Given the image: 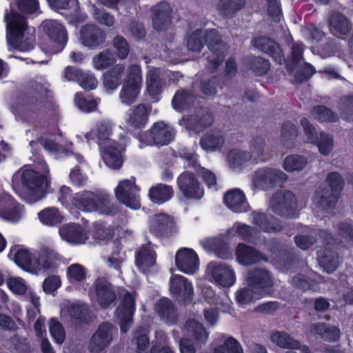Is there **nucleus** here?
<instances>
[{
    "mask_svg": "<svg viewBox=\"0 0 353 353\" xmlns=\"http://www.w3.org/2000/svg\"><path fill=\"white\" fill-rule=\"evenodd\" d=\"M244 5V0H220L218 7L223 14L232 16L243 8Z\"/></svg>",
    "mask_w": 353,
    "mask_h": 353,
    "instance_id": "obj_56",
    "label": "nucleus"
},
{
    "mask_svg": "<svg viewBox=\"0 0 353 353\" xmlns=\"http://www.w3.org/2000/svg\"><path fill=\"white\" fill-rule=\"evenodd\" d=\"M170 72L161 68L151 67L146 74V88L150 95L161 93L165 86V79Z\"/></svg>",
    "mask_w": 353,
    "mask_h": 353,
    "instance_id": "obj_14",
    "label": "nucleus"
},
{
    "mask_svg": "<svg viewBox=\"0 0 353 353\" xmlns=\"http://www.w3.org/2000/svg\"><path fill=\"white\" fill-rule=\"evenodd\" d=\"M5 20L10 30L8 42L10 48L26 52L32 50L34 44V30L30 28L24 17L12 12L5 14Z\"/></svg>",
    "mask_w": 353,
    "mask_h": 353,
    "instance_id": "obj_2",
    "label": "nucleus"
},
{
    "mask_svg": "<svg viewBox=\"0 0 353 353\" xmlns=\"http://www.w3.org/2000/svg\"><path fill=\"white\" fill-rule=\"evenodd\" d=\"M250 161H252V156L247 151L233 150L228 154V163L232 168H239Z\"/></svg>",
    "mask_w": 353,
    "mask_h": 353,
    "instance_id": "obj_50",
    "label": "nucleus"
},
{
    "mask_svg": "<svg viewBox=\"0 0 353 353\" xmlns=\"http://www.w3.org/2000/svg\"><path fill=\"white\" fill-rule=\"evenodd\" d=\"M125 71L123 64L118 63L103 74V85L109 90H115L120 83Z\"/></svg>",
    "mask_w": 353,
    "mask_h": 353,
    "instance_id": "obj_41",
    "label": "nucleus"
},
{
    "mask_svg": "<svg viewBox=\"0 0 353 353\" xmlns=\"http://www.w3.org/2000/svg\"><path fill=\"white\" fill-rule=\"evenodd\" d=\"M156 263V254L149 243L140 248L136 255V264L143 273L151 271Z\"/></svg>",
    "mask_w": 353,
    "mask_h": 353,
    "instance_id": "obj_30",
    "label": "nucleus"
},
{
    "mask_svg": "<svg viewBox=\"0 0 353 353\" xmlns=\"http://www.w3.org/2000/svg\"><path fill=\"white\" fill-rule=\"evenodd\" d=\"M311 114L320 122H335L338 119L337 114L324 105L314 107L311 110Z\"/></svg>",
    "mask_w": 353,
    "mask_h": 353,
    "instance_id": "obj_54",
    "label": "nucleus"
},
{
    "mask_svg": "<svg viewBox=\"0 0 353 353\" xmlns=\"http://www.w3.org/2000/svg\"><path fill=\"white\" fill-rule=\"evenodd\" d=\"M214 121L212 113L206 109L200 108L196 113L190 115L187 120L188 125L195 130H201L210 127Z\"/></svg>",
    "mask_w": 353,
    "mask_h": 353,
    "instance_id": "obj_35",
    "label": "nucleus"
},
{
    "mask_svg": "<svg viewBox=\"0 0 353 353\" xmlns=\"http://www.w3.org/2000/svg\"><path fill=\"white\" fill-rule=\"evenodd\" d=\"M140 188L136 185V178L120 181L114 189L117 199L122 204L134 210L141 207Z\"/></svg>",
    "mask_w": 353,
    "mask_h": 353,
    "instance_id": "obj_5",
    "label": "nucleus"
},
{
    "mask_svg": "<svg viewBox=\"0 0 353 353\" xmlns=\"http://www.w3.org/2000/svg\"><path fill=\"white\" fill-rule=\"evenodd\" d=\"M150 109L145 104H139L130 109L126 116L125 123L130 130L140 129L146 125Z\"/></svg>",
    "mask_w": 353,
    "mask_h": 353,
    "instance_id": "obj_19",
    "label": "nucleus"
},
{
    "mask_svg": "<svg viewBox=\"0 0 353 353\" xmlns=\"http://www.w3.org/2000/svg\"><path fill=\"white\" fill-rule=\"evenodd\" d=\"M35 258H32L28 250L25 249H19L14 254V260L18 265L32 274L35 273Z\"/></svg>",
    "mask_w": 353,
    "mask_h": 353,
    "instance_id": "obj_49",
    "label": "nucleus"
},
{
    "mask_svg": "<svg viewBox=\"0 0 353 353\" xmlns=\"http://www.w3.org/2000/svg\"><path fill=\"white\" fill-rule=\"evenodd\" d=\"M96 210L100 214L110 215L115 213V208L112 203V199L109 194L103 190L96 191Z\"/></svg>",
    "mask_w": 353,
    "mask_h": 353,
    "instance_id": "obj_45",
    "label": "nucleus"
},
{
    "mask_svg": "<svg viewBox=\"0 0 353 353\" xmlns=\"http://www.w3.org/2000/svg\"><path fill=\"white\" fill-rule=\"evenodd\" d=\"M184 159L188 161V166L193 167L196 169V172L201 176L204 182L209 188L215 187L216 184V178L215 174L211 171L204 168L196 167V157L194 154H184Z\"/></svg>",
    "mask_w": 353,
    "mask_h": 353,
    "instance_id": "obj_46",
    "label": "nucleus"
},
{
    "mask_svg": "<svg viewBox=\"0 0 353 353\" xmlns=\"http://www.w3.org/2000/svg\"><path fill=\"white\" fill-rule=\"evenodd\" d=\"M319 152L323 156L329 155L334 148L332 136L321 132L316 142Z\"/></svg>",
    "mask_w": 353,
    "mask_h": 353,
    "instance_id": "obj_64",
    "label": "nucleus"
},
{
    "mask_svg": "<svg viewBox=\"0 0 353 353\" xmlns=\"http://www.w3.org/2000/svg\"><path fill=\"white\" fill-rule=\"evenodd\" d=\"M94 290L90 295L102 307L107 308L117 299L115 288L104 277H99L93 284Z\"/></svg>",
    "mask_w": 353,
    "mask_h": 353,
    "instance_id": "obj_7",
    "label": "nucleus"
},
{
    "mask_svg": "<svg viewBox=\"0 0 353 353\" xmlns=\"http://www.w3.org/2000/svg\"><path fill=\"white\" fill-rule=\"evenodd\" d=\"M114 125L112 122L108 119H103L99 121L97 124L96 130H91L89 132H87L85 135V139L88 141L94 139L95 135L98 139V143L100 147L114 142L111 140V136L113 132Z\"/></svg>",
    "mask_w": 353,
    "mask_h": 353,
    "instance_id": "obj_25",
    "label": "nucleus"
},
{
    "mask_svg": "<svg viewBox=\"0 0 353 353\" xmlns=\"http://www.w3.org/2000/svg\"><path fill=\"white\" fill-rule=\"evenodd\" d=\"M115 62V58L112 52L109 50H105L94 56L92 59L93 66L97 70H103L108 68Z\"/></svg>",
    "mask_w": 353,
    "mask_h": 353,
    "instance_id": "obj_55",
    "label": "nucleus"
},
{
    "mask_svg": "<svg viewBox=\"0 0 353 353\" xmlns=\"http://www.w3.org/2000/svg\"><path fill=\"white\" fill-rule=\"evenodd\" d=\"M48 185L47 176L31 168H23L12 176L14 188L20 189L25 196L37 201L43 196Z\"/></svg>",
    "mask_w": 353,
    "mask_h": 353,
    "instance_id": "obj_3",
    "label": "nucleus"
},
{
    "mask_svg": "<svg viewBox=\"0 0 353 353\" xmlns=\"http://www.w3.org/2000/svg\"><path fill=\"white\" fill-rule=\"evenodd\" d=\"M147 334L148 331L144 327H140L136 331L132 342L137 346V353H148L149 339Z\"/></svg>",
    "mask_w": 353,
    "mask_h": 353,
    "instance_id": "obj_62",
    "label": "nucleus"
},
{
    "mask_svg": "<svg viewBox=\"0 0 353 353\" xmlns=\"http://www.w3.org/2000/svg\"><path fill=\"white\" fill-rule=\"evenodd\" d=\"M134 305V298L132 294L126 293L116 311V316L120 321L121 331L123 332H128L132 325Z\"/></svg>",
    "mask_w": 353,
    "mask_h": 353,
    "instance_id": "obj_15",
    "label": "nucleus"
},
{
    "mask_svg": "<svg viewBox=\"0 0 353 353\" xmlns=\"http://www.w3.org/2000/svg\"><path fill=\"white\" fill-rule=\"evenodd\" d=\"M330 32L336 36L347 35L350 33L351 25L349 20L340 13H334L329 21Z\"/></svg>",
    "mask_w": 353,
    "mask_h": 353,
    "instance_id": "obj_42",
    "label": "nucleus"
},
{
    "mask_svg": "<svg viewBox=\"0 0 353 353\" xmlns=\"http://www.w3.org/2000/svg\"><path fill=\"white\" fill-rule=\"evenodd\" d=\"M214 353H243L240 343L232 336L228 337L223 344L214 348Z\"/></svg>",
    "mask_w": 353,
    "mask_h": 353,
    "instance_id": "obj_59",
    "label": "nucleus"
},
{
    "mask_svg": "<svg viewBox=\"0 0 353 353\" xmlns=\"http://www.w3.org/2000/svg\"><path fill=\"white\" fill-rule=\"evenodd\" d=\"M208 270L214 281L223 287L229 288L236 281L234 271L225 264L211 262Z\"/></svg>",
    "mask_w": 353,
    "mask_h": 353,
    "instance_id": "obj_13",
    "label": "nucleus"
},
{
    "mask_svg": "<svg viewBox=\"0 0 353 353\" xmlns=\"http://www.w3.org/2000/svg\"><path fill=\"white\" fill-rule=\"evenodd\" d=\"M272 341L283 348L295 349L301 351V345L298 341L292 339L288 334L282 332H275L271 335Z\"/></svg>",
    "mask_w": 353,
    "mask_h": 353,
    "instance_id": "obj_47",
    "label": "nucleus"
},
{
    "mask_svg": "<svg viewBox=\"0 0 353 353\" xmlns=\"http://www.w3.org/2000/svg\"><path fill=\"white\" fill-rule=\"evenodd\" d=\"M87 274L86 269L79 263H74L68 267L66 275L70 283L83 281Z\"/></svg>",
    "mask_w": 353,
    "mask_h": 353,
    "instance_id": "obj_60",
    "label": "nucleus"
},
{
    "mask_svg": "<svg viewBox=\"0 0 353 353\" xmlns=\"http://www.w3.org/2000/svg\"><path fill=\"white\" fill-rule=\"evenodd\" d=\"M183 330L187 335L192 336L194 341L201 346L204 345L208 339L209 333L204 326L196 320H188L183 326Z\"/></svg>",
    "mask_w": 353,
    "mask_h": 353,
    "instance_id": "obj_34",
    "label": "nucleus"
},
{
    "mask_svg": "<svg viewBox=\"0 0 353 353\" xmlns=\"http://www.w3.org/2000/svg\"><path fill=\"white\" fill-rule=\"evenodd\" d=\"M251 155L252 156V162L258 163L264 161V157L266 151L265 141L261 137L254 138L251 142Z\"/></svg>",
    "mask_w": 353,
    "mask_h": 353,
    "instance_id": "obj_57",
    "label": "nucleus"
},
{
    "mask_svg": "<svg viewBox=\"0 0 353 353\" xmlns=\"http://www.w3.org/2000/svg\"><path fill=\"white\" fill-rule=\"evenodd\" d=\"M49 331L54 341L62 344L65 338V333L62 324L55 318L50 319L48 323Z\"/></svg>",
    "mask_w": 353,
    "mask_h": 353,
    "instance_id": "obj_63",
    "label": "nucleus"
},
{
    "mask_svg": "<svg viewBox=\"0 0 353 353\" xmlns=\"http://www.w3.org/2000/svg\"><path fill=\"white\" fill-rule=\"evenodd\" d=\"M326 182L330 189L318 190L314 201L321 210L330 212L334 208L336 204L344 181L339 172H331L327 176Z\"/></svg>",
    "mask_w": 353,
    "mask_h": 353,
    "instance_id": "obj_4",
    "label": "nucleus"
},
{
    "mask_svg": "<svg viewBox=\"0 0 353 353\" xmlns=\"http://www.w3.org/2000/svg\"><path fill=\"white\" fill-rule=\"evenodd\" d=\"M59 232L61 239L70 244H83L88 239L87 231L75 223L63 225Z\"/></svg>",
    "mask_w": 353,
    "mask_h": 353,
    "instance_id": "obj_18",
    "label": "nucleus"
},
{
    "mask_svg": "<svg viewBox=\"0 0 353 353\" xmlns=\"http://www.w3.org/2000/svg\"><path fill=\"white\" fill-rule=\"evenodd\" d=\"M31 88L35 97H25L22 99L21 106L25 111L35 110L40 103V99L45 97L48 90V83L43 80L34 81L31 83Z\"/></svg>",
    "mask_w": 353,
    "mask_h": 353,
    "instance_id": "obj_27",
    "label": "nucleus"
},
{
    "mask_svg": "<svg viewBox=\"0 0 353 353\" xmlns=\"http://www.w3.org/2000/svg\"><path fill=\"white\" fill-rule=\"evenodd\" d=\"M105 39V32L98 26L88 24L81 29V41L90 48H95L103 43Z\"/></svg>",
    "mask_w": 353,
    "mask_h": 353,
    "instance_id": "obj_23",
    "label": "nucleus"
},
{
    "mask_svg": "<svg viewBox=\"0 0 353 353\" xmlns=\"http://www.w3.org/2000/svg\"><path fill=\"white\" fill-rule=\"evenodd\" d=\"M224 201L225 205L234 212H242L247 207L245 195L239 189L228 191L225 194Z\"/></svg>",
    "mask_w": 353,
    "mask_h": 353,
    "instance_id": "obj_38",
    "label": "nucleus"
},
{
    "mask_svg": "<svg viewBox=\"0 0 353 353\" xmlns=\"http://www.w3.org/2000/svg\"><path fill=\"white\" fill-rule=\"evenodd\" d=\"M59 260L58 253L48 247L42 248L35 258V273L37 274L42 270L53 269Z\"/></svg>",
    "mask_w": 353,
    "mask_h": 353,
    "instance_id": "obj_28",
    "label": "nucleus"
},
{
    "mask_svg": "<svg viewBox=\"0 0 353 353\" xmlns=\"http://www.w3.org/2000/svg\"><path fill=\"white\" fill-rule=\"evenodd\" d=\"M237 261L243 265L255 264L260 261H267V258L253 247L239 243L236 249Z\"/></svg>",
    "mask_w": 353,
    "mask_h": 353,
    "instance_id": "obj_24",
    "label": "nucleus"
},
{
    "mask_svg": "<svg viewBox=\"0 0 353 353\" xmlns=\"http://www.w3.org/2000/svg\"><path fill=\"white\" fill-rule=\"evenodd\" d=\"M295 205V196L291 191L279 190L270 198L268 210L280 216H289Z\"/></svg>",
    "mask_w": 353,
    "mask_h": 353,
    "instance_id": "obj_9",
    "label": "nucleus"
},
{
    "mask_svg": "<svg viewBox=\"0 0 353 353\" xmlns=\"http://www.w3.org/2000/svg\"><path fill=\"white\" fill-rule=\"evenodd\" d=\"M252 44L260 51L271 56L277 63L281 64L285 61L282 50L274 40L266 37H260L254 39Z\"/></svg>",
    "mask_w": 353,
    "mask_h": 353,
    "instance_id": "obj_22",
    "label": "nucleus"
},
{
    "mask_svg": "<svg viewBox=\"0 0 353 353\" xmlns=\"http://www.w3.org/2000/svg\"><path fill=\"white\" fill-rule=\"evenodd\" d=\"M171 8L165 1H161L152 8V26L157 30H164L171 22Z\"/></svg>",
    "mask_w": 353,
    "mask_h": 353,
    "instance_id": "obj_21",
    "label": "nucleus"
},
{
    "mask_svg": "<svg viewBox=\"0 0 353 353\" xmlns=\"http://www.w3.org/2000/svg\"><path fill=\"white\" fill-rule=\"evenodd\" d=\"M141 88L123 83L119 94L121 103L128 105L133 103L140 93Z\"/></svg>",
    "mask_w": 353,
    "mask_h": 353,
    "instance_id": "obj_53",
    "label": "nucleus"
},
{
    "mask_svg": "<svg viewBox=\"0 0 353 353\" xmlns=\"http://www.w3.org/2000/svg\"><path fill=\"white\" fill-rule=\"evenodd\" d=\"M45 31L53 43L50 50L52 53L61 52L66 45L68 41L67 32L65 27L57 21H50L46 23Z\"/></svg>",
    "mask_w": 353,
    "mask_h": 353,
    "instance_id": "obj_12",
    "label": "nucleus"
},
{
    "mask_svg": "<svg viewBox=\"0 0 353 353\" xmlns=\"http://www.w3.org/2000/svg\"><path fill=\"white\" fill-rule=\"evenodd\" d=\"M252 223L265 232H278L283 229L276 218L268 216L264 213H252Z\"/></svg>",
    "mask_w": 353,
    "mask_h": 353,
    "instance_id": "obj_33",
    "label": "nucleus"
},
{
    "mask_svg": "<svg viewBox=\"0 0 353 353\" xmlns=\"http://www.w3.org/2000/svg\"><path fill=\"white\" fill-rule=\"evenodd\" d=\"M39 220L42 223L48 226H53L62 221V216L55 208H48L38 214Z\"/></svg>",
    "mask_w": 353,
    "mask_h": 353,
    "instance_id": "obj_52",
    "label": "nucleus"
},
{
    "mask_svg": "<svg viewBox=\"0 0 353 353\" xmlns=\"http://www.w3.org/2000/svg\"><path fill=\"white\" fill-rule=\"evenodd\" d=\"M123 83L141 87L142 74L139 65L132 64L128 67Z\"/></svg>",
    "mask_w": 353,
    "mask_h": 353,
    "instance_id": "obj_61",
    "label": "nucleus"
},
{
    "mask_svg": "<svg viewBox=\"0 0 353 353\" xmlns=\"http://www.w3.org/2000/svg\"><path fill=\"white\" fill-rule=\"evenodd\" d=\"M288 175L279 169L263 167L256 170L252 176V182L255 187L268 190L277 185L285 183Z\"/></svg>",
    "mask_w": 353,
    "mask_h": 353,
    "instance_id": "obj_6",
    "label": "nucleus"
},
{
    "mask_svg": "<svg viewBox=\"0 0 353 353\" xmlns=\"http://www.w3.org/2000/svg\"><path fill=\"white\" fill-rule=\"evenodd\" d=\"M307 164V159L306 157L294 154L288 156L285 159L283 167L285 171L292 172L302 170Z\"/></svg>",
    "mask_w": 353,
    "mask_h": 353,
    "instance_id": "obj_51",
    "label": "nucleus"
},
{
    "mask_svg": "<svg viewBox=\"0 0 353 353\" xmlns=\"http://www.w3.org/2000/svg\"><path fill=\"white\" fill-rule=\"evenodd\" d=\"M172 225V221L167 214H156L150 220V230L157 236H162L168 232Z\"/></svg>",
    "mask_w": 353,
    "mask_h": 353,
    "instance_id": "obj_43",
    "label": "nucleus"
},
{
    "mask_svg": "<svg viewBox=\"0 0 353 353\" xmlns=\"http://www.w3.org/2000/svg\"><path fill=\"white\" fill-rule=\"evenodd\" d=\"M154 310L161 321L168 325H174L178 321V315L173 303L168 298H162L156 302Z\"/></svg>",
    "mask_w": 353,
    "mask_h": 353,
    "instance_id": "obj_26",
    "label": "nucleus"
},
{
    "mask_svg": "<svg viewBox=\"0 0 353 353\" xmlns=\"http://www.w3.org/2000/svg\"><path fill=\"white\" fill-rule=\"evenodd\" d=\"M297 136V129L291 122H285L281 128V141L287 148H290Z\"/></svg>",
    "mask_w": 353,
    "mask_h": 353,
    "instance_id": "obj_58",
    "label": "nucleus"
},
{
    "mask_svg": "<svg viewBox=\"0 0 353 353\" xmlns=\"http://www.w3.org/2000/svg\"><path fill=\"white\" fill-rule=\"evenodd\" d=\"M103 149L102 157L104 163L113 169L119 168L123 163L121 158V147L115 142H110L107 145L101 147Z\"/></svg>",
    "mask_w": 353,
    "mask_h": 353,
    "instance_id": "obj_31",
    "label": "nucleus"
},
{
    "mask_svg": "<svg viewBox=\"0 0 353 353\" xmlns=\"http://www.w3.org/2000/svg\"><path fill=\"white\" fill-rule=\"evenodd\" d=\"M225 143V138L220 131H212L205 134L201 139L200 144L206 151L219 150Z\"/></svg>",
    "mask_w": 353,
    "mask_h": 353,
    "instance_id": "obj_44",
    "label": "nucleus"
},
{
    "mask_svg": "<svg viewBox=\"0 0 353 353\" xmlns=\"http://www.w3.org/2000/svg\"><path fill=\"white\" fill-rule=\"evenodd\" d=\"M317 254L319 265L327 273L334 272L341 261L339 256L329 248L318 251Z\"/></svg>",
    "mask_w": 353,
    "mask_h": 353,
    "instance_id": "obj_36",
    "label": "nucleus"
},
{
    "mask_svg": "<svg viewBox=\"0 0 353 353\" xmlns=\"http://www.w3.org/2000/svg\"><path fill=\"white\" fill-rule=\"evenodd\" d=\"M174 195L173 188L168 185L158 183L149 190L150 199L154 203L163 204L169 201Z\"/></svg>",
    "mask_w": 353,
    "mask_h": 353,
    "instance_id": "obj_39",
    "label": "nucleus"
},
{
    "mask_svg": "<svg viewBox=\"0 0 353 353\" xmlns=\"http://www.w3.org/2000/svg\"><path fill=\"white\" fill-rule=\"evenodd\" d=\"M246 279L248 285L252 286L256 292L262 293L273 285L270 272L263 269H255L250 271Z\"/></svg>",
    "mask_w": 353,
    "mask_h": 353,
    "instance_id": "obj_20",
    "label": "nucleus"
},
{
    "mask_svg": "<svg viewBox=\"0 0 353 353\" xmlns=\"http://www.w3.org/2000/svg\"><path fill=\"white\" fill-rule=\"evenodd\" d=\"M112 326L109 323L101 324L89 341L88 348L90 353H100L112 340Z\"/></svg>",
    "mask_w": 353,
    "mask_h": 353,
    "instance_id": "obj_11",
    "label": "nucleus"
},
{
    "mask_svg": "<svg viewBox=\"0 0 353 353\" xmlns=\"http://www.w3.org/2000/svg\"><path fill=\"white\" fill-rule=\"evenodd\" d=\"M228 234L231 236H239L243 240L254 241L258 234L257 230L246 224L236 223L228 230Z\"/></svg>",
    "mask_w": 353,
    "mask_h": 353,
    "instance_id": "obj_48",
    "label": "nucleus"
},
{
    "mask_svg": "<svg viewBox=\"0 0 353 353\" xmlns=\"http://www.w3.org/2000/svg\"><path fill=\"white\" fill-rule=\"evenodd\" d=\"M307 331L310 335H319L329 342L337 341L340 336V330L337 327L325 323H313L307 327Z\"/></svg>",
    "mask_w": 353,
    "mask_h": 353,
    "instance_id": "obj_29",
    "label": "nucleus"
},
{
    "mask_svg": "<svg viewBox=\"0 0 353 353\" xmlns=\"http://www.w3.org/2000/svg\"><path fill=\"white\" fill-rule=\"evenodd\" d=\"M175 134L174 129L163 121H159L153 124L151 129L147 131L143 136L148 145H167L172 141Z\"/></svg>",
    "mask_w": 353,
    "mask_h": 353,
    "instance_id": "obj_8",
    "label": "nucleus"
},
{
    "mask_svg": "<svg viewBox=\"0 0 353 353\" xmlns=\"http://www.w3.org/2000/svg\"><path fill=\"white\" fill-rule=\"evenodd\" d=\"M177 268L185 274H194L199 269V259L196 252L188 248L179 250L175 256Z\"/></svg>",
    "mask_w": 353,
    "mask_h": 353,
    "instance_id": "obj_17",
    "label": "nucleus"
},
{
    "mask_svg": "<svg viewBox=\"0 0 353 353\" xmlns=\"http://www.w3.org/2000/svg\"><path fill=\"white\" fill-rule=\"evenodd\" d=\"M70 321L77 325L88 324L92 321L90 310L85 303H74L68 308Z\"/></svg>",
    "mask_w": 353,
    "mask_h": 353,
    "instance_id": "obj_32",
    "label": "nucleus"
},
{
    "mask_svg": "<svg viewBox=\"0 0 353 353\" xmlns=\"http://www.w3.org/2000/svg\"><path fill=\"white\" fill-rule=\"evenodd\" d=\"M177 183L180 190L187 198L200 199L203 194L199 181L190 172L181 174L177 179Z\"/></svg>",
    "mask_w": 353,
    "mask_h": 353,
    "instance_id": "obj_16",
    "label": "nucleus"
},
{
    "mask_svg": "<svg viewBox=\"0 0 353 353\" xmlns=\"http://www.w3.org/2000/svg\"><path fill=\"white\" fill-rule=\"evenodd\" d=\"M187 48L192 52H200L204 44L208 46L209 52L205 54V66L211 72H215L228 52V47L221 41L215 29H198L190 33L187 38Z\"/></svg>",
    "mask_w": 353,
    "mask_h": 353,
    "instance_id": "obj_1",
    "label": "nucleus"
},
{
    "mask_svg": "<svg viewBox=\"0 0 353 353\" xmlns=\"http://www.w3.org/2000/svg\"><path fill=\"white\" fill-rule=\"evenodd\" d=\"M72 204L79 210L85 212L96 210V192L83 191L77 194L72 200Z\"/></svg>",
    "mask_w": 353,
    "mask_h": 353,
    "instance_id": "obj_40",
    "label": "nucleus"
},
{
    "mask_svg": "<svg viewBox=\"0 0 353 353\" xmlns=\"http://www.w3.org/2000/svg\"><path fill=\"white\" fill-rule=\"evenodd\" d=\"M195 100L196 97L192 90L181 89L174 95L172 104L175 110L182 112L191 108Z\"/></svg>",
    "mask_w": 353,
    "mask_h": 353,
    "instance_id": "obj_37",
    "label": "nucleus"
},
{
    "mask_svg": "<svg viewBox=\"0 0 353 353\" xmlns=\"http://www.w3.org/2000/svg\"><path fill=\"white\" fill-rule=\"evenodd\" d=\"M170 291L172 295L181 303L191 301L194 295L192 283L179 274H174L170 277Z\"/></svg>",
    "mask_w": 353,
    "mask_h": 353,
    "instance_id": "obj_10",
    "label": "nucleus"
}]
</instances>
